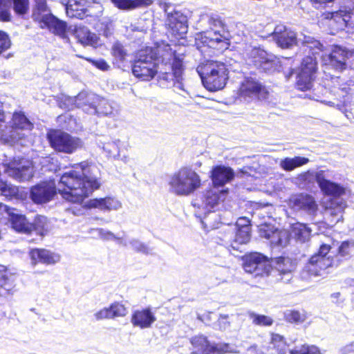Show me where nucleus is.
<instances>
[{"label": "nucleus", "instance_id": "f257e3e1", "mask_svg": "<svg viewBox=\"0 0 354 354\" xmlns=\"http://www.w3.org/2000/svg\"><path fill=\"white\" fill-rule=\"evenodd\" d=\"M100 171L93 165L81 162L75 170L64 174L56 187L53 180L44 181L30 189L31 200L37 204L50 201L57 191L71 203H81L94 190L100 186Z\"/></svg>", "mask_w": 354, "mask_h": 354}, {"label": "nucleus", "instance_id": "f03ea898", "mask_svg": "<svg viewBox=\"0 0 354 354\" xmlns=\"http://www.w3.org/2000/svg\"><path fill=\"white\" fill-rule=\"evenodd\" d=\"M273 40L281 48H289L294 45H301L304 50H308L312 55H322V62L324 65L328 66L337 71H342L346 67V61L354 58V50L335 46L328 49L319 40L310 35L296 32L288 28L283 24L276 26L272 32Z\"/></svg>", "mask_w": 354, "mask_h": 354}, {"label": "nucleus", "instance_id": "7ed1b4c3", "mask_svg": "<svg viewBox=\"0 0 354 354\" xmlns=\"http://www.w3.org/2000/svg\"><path fill=\"white\" fill-rule=\"evenodd\" d=\"M172 57V49L167 44L161 43L154 48L141 49L132 65V73L142 81H149L158 73L160 63H169Z\"/></svg>", "mask_w": 354, "mask_h": 354}, {"label": "nucleus", "instance_id": "20e7f679", "mask_svg": "<svg viewBox=\"0 0 354 354\" xmlns=\"http://www.w3.org/2000/svg\"><path fill=\"white\" fill-rule=\"evenodd\" d=\"M196 25L202 31L201 40L204 46L218 50L228 48L230 34L218 15L212 12L201 13Z\"/></svg>", "mask_w": 354, "mask_h": 354}, {"label": "nucleus", "instance_id": "39448f33", "mask_svg": "<svg viewBox=\"0 0 354 354\" xmlns=\"http://www.w3.org/2000/svg\"><path fill=\"white\" fill-rule=\"evenodd\" d=\"M328 176L320 170L317 175V184L321 191L325 195L332 196L334 198L324 203L325 208L324 214L330 216L331 223H336L342 218V212L346 207V203L339 197L345 194L346 189L341 185L330 181L328 179Z\"/></svg>", "mask_w": 354, "mask_h": 354}, {"label": "nucleus", "instance_id": "423d86ee", "mask_svg": "<svg viewBox=\"0 0 354 354\" xmlns=\"http://www.w3.org/2000/svg\"><path fill=\"white\" fill-rule=\"evenodd\" d=\"M321 245L319 251L309 259L301 273L303 278L306 275L321 276L322 272L329 267L333 266L335 263L331 254L330 250L338 245V241H335L330 236L325 234H319Z\"/></svg>", "mask_w": 354, "mask_h": 354}, {"label": "nucleus", "instance_id": "0eeeda50", "mask_svg": "<svg viewBox=\"0 0 354 354\" xmlns=\"http://www.w3.org/2000/svg\"><path fill=\"white\" fill-rule=\"evenodd\" d=\"M202 185L200 175L188 167H181L169 176V191L178 196H188L197 191Z\"/></svg>", "mask_w": 354, "mask_h": 354}, {"label": "nucleus", "instance_id": "6e6552de", "mask_svg": "<svg viewBox=\"0 0 354 354\" xmlns=\"http://www.w3.org/2000/svg\"><path fill=\"white\" fill-rule=\"evenodd\" d=\"M196 71L203 84L210 91L223 88L228 79V69L221 62L205 60L198 66Z\"/></svg>", "mask_w": 354, "mask_h": 354}, {"label": "nucleus", "instance_id": "1a4fd4ad", "mask_svg": "<svg viewBox=\"0 0 354 354\" xmlns=\"http://www.w3.org/2000/svg\"><path fill=\"white\" fill-rule=\"evenodd\" d=\"M50 146L55 151L73 153L83 146L82 140L61 130H50L47 133Z\"/></svg>", "mask_w": 354, "mask_h": 354}, {"label": "nucleus", "instance_id": "9d476101", "mask_svg": "<svg viewBox=\"0 0 354 354\" xmlns=\"http://www.w3.org/2000/svg\"><path fill=\"white\" fill-rule=\"evenodd\" d=\"M33 124L22 112H15L12 115V125L5 126V129H1V139L8 143L15 142L21 139L25 133L20 131H30Z\"/></svg>", "mask_w": 354, "mask_h": 354}, {"label": "nucleus", "instance_id": "9b49d317", "mask_svg": "<svg viewBox=\"0 0 354 354\" xmlns=\"http://www.w3.org/2000/svg\"><path fill=\"white\" fill-rule=\"evenodd\" d=\"M322 55L321 53L319 55H308L302 59L296 81V86L299 90L307 91L313 87L317 70V56L322 59Z\"/></svg>", "mask_w": 354, "mask_h": 354}, {"label": "nucleus", "instance_id": "f8f14e48", "mask_svg": "<svg viewBox=\"0 0 354 354\" xmlns=\"http://www.w3.org/2000/svg\"><path fill=\"white\" fill-rule=\"evenodd\" d=\"M325 19L328 20L327 24L331 28L332 35L345 28L348 32L354 33V13L351 8H340L336 12L327 13Z\"/></svg>", "mask_w": 354, "mask_h": 354}, {"label": "nucleus", "instance_id": "ddd939ff", "mask_svg": "<svg viewBox=\"0 0 354 354\" xmlns=\"http://www.w3.org/2000/svg\"><path fill=\"white\" fill-rule=\"evenodd\" d=\"M244 270L255 277L268 275L271 271L270 261L266 256L254 252L247 256L243 262Z\"/></svg>", "mask_w": 354, "mask_h": 354}, {"label": "nucleus", "instance_id": "4468645a", "mask_svg": "<svg viewBox=\"0 0 354 354\" xmlns=\"http://www.w3.org/2000/svg\"><path fill=\"white\" fill-rule=\"evenodd\" d=\"M6 173L18 181L29 180L33 176L32 163L24 158L10 162L6 166Z\"/></svg>", "mask_w": 354, "mask_h": 354}, {"label": "nucleus", "instance_id": "2eb2a0df", "mask_svg": "<svg viewBox=\"0 0 354 354\" xmlns=\"http://www.w3.org/2000/svg\"><path fill=\"white\" fill-rule=\"evenodd\" d=\"M239 95L245 101L263 100L268 97V92L259 82L253 80H245L239 88Z\"/></svg>", "mask_w": 354, "mask_h": 354}, {"label": "nucleus", "instance_id": "dca6fc26", "mask_svg": "<svg viewBox=\"0 0 354 354\" xmlns=\"http://www.w3.org/2000/svg\"><path fill=\"white\" fill-rule=\"evenodd\" d=\"M225 191H218L216 188L208 190L201 198V201L196 200L193 202V205L197 207L199 211L197 214L199 216L201 214L206 215L211 212L212 209H214L220 202L223 200L221 198L224 196Z\"/></svg>", "mask_w": 354, "mask_h": 354}, {"label": "nucleus", "instance_id": "f3484780", "mask_svg": "<svg viewBox=\"0 0 354 354\" xmlns=\"http://www.w3.org/2000/svg\"><path fill=\"white\" fill-rule=\"evenodd\" d=\"M288 206L295 212L302 211L308 215H314L317 211L314 198L306 194L292 195L289 198Z\"/></svg>", "mask_w": 354, "mask_h": 354}, {"label": "nucleus", "instance_id": "a211bd4d", "mask_svg": "<svg viewBox=\"0 0 354 354\" xmlns=\"http://www.w3.org/2000/svg\"><path fill=\"white\" fill-rule=\"evenodd\" d=\"M252 63L259 69L271 73L278 68L279 62L272 55H268L264 50L254 48L251 52Z\"/></svg>", "mask_w": 354, "mask_h": 354}, {"label": "nucleus", "instance_id": "6ab92c4d", "mask_svg": "<svg viewBox=\"0 0 354 354\" xmlns=\"http://www.w3.org/2000/svg\"><path fill=\"white\" fill-rule=\"evenodd\" d=\"M41 28H47L54 35L66 38L67 24L58 19L52 12L36 22Z\"/></svg>", "mask_w": 354, "mask_h": 354}, {"label": "nucleus", "instance_id": "aec40b11", "mask_svg": "<svg viewBox=\"0 0 354 354\" xmlns=\"http://www.w3.org/2000/svg\"><path fill=\"white\" fill-rule=\"evenodd\" d=\"M0 209L8 214L12 227L15 230L26 234H32V225L27 221L24 215L15 213L13 212L15 209L6 205H1Z\"/></svg>", "mask_w": 354, "mask_h": 354}, {"label": "nucleus", "instance_id": "412c9836", "mask_svg": "<svg viewBox=\"0 0 354 354\" xmlns=\"http://www.w3.org/2000/svg\"><path fill=\"white\" fill-rule=\"evenodd\" d=\"M261 237L270 241L272 246H284L288 240V234L269 225H261L259 227Z\"/></svg>", "mask_w": 354, "mask_h": 354}, {"label": "nucleus", "instance_id": "4be33fe9", "mask_svg": "<svg viewBox=\"0 0 354 354\" xmlns=\"http://www.w3.org/2000/svg\"><path fill=\"white\" fill-rule=\"evenodd\" d=\"M210 177L215 188L220 187L234 178V172L229 167L217 165L212 168Z\"/></svg>", "mask_w": 354, "mask_h": 354}, {"label": "nucleus", "instance_id": "5701e85b", "mask_svg": "<svg viewBox=\"0 0 354 354\" xmlns=\"http://www.w3.org/2000/svg\"><path fill=\"white\" fill-rule=\"evenodd\" d=\"M156 317L149 308L135 310L131 319V324L141 329L148 328L156 322Z\"/></svg>", "mask_w": 354, "mask_h": 354}, {"label": "nucleus", "instance_id": "b1692460", "mask_svg": "<svg viewBox=\"0 0 354 354\" xmlns=\"http://www.w3.org/2000/svg\"><path fill=\"white\" fill-rule=\"evenodd\" d=\"M99 100L100 96L95 93L82 91L76 96V107L88 114H95V104Z\"/></svg>", "mask_w": 354, "mask_h": 354}, {"label": "nucleus", "instance_id": "393cba45", "mask_svg": "<svg viewBox=\"0 0 354 354\" xmlns=\"http://www.w3.org/2000/svg\"><path fill=\"white\" fill-rule=\"evenodd\" d=\"M30 257L33 264L41 263L46 265H52L57 263L60 260L59 254L46 249H32L30 252Z\"/></svg>", "mask_w": 354, "mask_h": 354}, {"label": "nucleus", "instance_id": "a878e982", "mask_svg": "<svg viewBox=\"0 0 354 354\" xmlns=\"http://www.w3.org/2000/svg\"><path fill=\"white\" fill-rule=\"evenodd\" d=\"M62 3L69 17L83 19L85 17L87 0H62Z\"/></svg>", "mask_w": 354, "mask_h": 354}, {"label": "nucleus", "instance_id": "bb28decb", "mask_svg": "<svg viewBox=\"0 0 354 354\" xmlns=\"http://www.w3.org/2000/svg\"><path fill=\"white\" fill-rule=\"evenodd\" d=\"M88 206L102 211H117L122 207V203L115 197L109 196L91 199L88 202Z\"/></svg>", "mask_w": 354, "mask_h": 354}, {"label": "nucleus", "instance_id": "cd10ccee", "mask_svg": "<svg viewBox=\"0 0 354 354\" xmlns=\"http://www.w3.org/2000/svg\"><path fill=\"white\" fill-rule=\"evenodd\" d=\"M15 277L8 272L4 266L0 265V296L7 297L15 292Z\"/></svg>", "mask_w": 354, "mask_h": 354}, {"label": "nucleus", "instance_id": "c85d7f7f", "mask_svg": "<svg viewBox=\"0 0 354 354\" xmlns=\"http://www.w3.org/2000/svg\"><path fill=\"white\" fill-rule=\"evenodd\" d=\"M75 35L79 42L84 46H91L97 48L100 44V39L97 35L91 32L85 26H77L75 29Z\"/></svg>", "mask_w": 354, "mask_h": 354}, {"label": "nucleus", "instance_id": "c756f323", "mask_svg": "<svg viewBox=\"0 0 354 354\" xmlns=\"http://www.w3.org/2000/svg\"><path fill=\"white\" fill-rule=\"evenodd\" d=\"M236 233L233 236V239H229L226 243L227 247H230L234 250H239L240 246L246 244L250 240V227H239L234 229Z\"/></svg>", "mask_w": 354, "mask_h": 354}, {"label": "nucleus", "instance_id": "7c9ffc66", "mask_svg": "<svg viewBox=\"0 0 354 354\" xmlns=\"http://www.w3.org/2000/svg\"><path fill=\"white\" fill-rule=\"evenodd\" d=\"M173 57L169 63L160 62L162 65L167 66L169 69H171L172 74H169L167 71L162 74V78L166 81H168L171 77H174L176 80H180L183 76V61L179 57L175 55V51L172 50Z\"/></svg>", "mask_w": 354, "mask_h": 354}, {"label": "nucleus", "instance_id": "2f4dec72", "mask_svg": "<svg viewBox=\"0 0 354 354\" xmlns=\"http://www.w3.org/2000/svg\"><path fill=\"white\" fill-rule=\"evenodd\" d=\"M293 269L294 265L289 258L279 257L276 260V270L283 282L288 283L291 280Z\"/></svg>", "mask_w": 354, "mask_h": 354}, {"label": "nucleus", "instance_id": "473e14b6", "mask_svg": "<svg viewBox=\"0 0 354 354\" xmlns=\"http://www.w3.org/2000/svg\"><path fill=\"white\" fill-rule=\"evenodd\" d=\"M192 354H212L213 344H211L206 337L196 335L190 339Z\"/></svg>", "mask_w": 354, "mask_h": 354}, {"label": "nucleus", "instance_id": "72a5a7b5", "mask_svg": "<svg viewBox=\"0 0 354 354\" xmlns=\"http://www.w3.org/2000/svg\"><path fill=\"white\" fill-rule=\"evenodd\" d=\"M175 17H179L178 22L176 24H173V22H170L169 24L168 28L170 30L171 33L176 37H183L184 35H185L187 32L188 26H187V18L183 14H177ZM176 18H174L171 17L170 19V21L171 20H175Z\"/></svg>", "mask_w": 354, "mask_h": 354}, {"label": "nucleus", "instance_id": "f704fd0d", "mask_svg": "<svg viewBox=\"0 0 354 354\" xmlns=\"http://www.w3.org/2000/svg\"><path fill=\"white\" fill-rule=\"evenodd\" d=\"M114 5L121 10H133L151 6L153 0H111Z\"/></svg>", "mask_w": 354, "mask_h": 354}, {"label": "nucleus", "instance_id": "c9c22d12", "mask_svg": "<svg viewBox=\"0 0 354 354\" xmlns=\"http://www.w3.org/2000/svg\"><path fill=\"white\" fill-rule=\"evenodd\" d=\"M313 228L308 227L304 223H297L292 225V233L295 238L301 242L305 243L310 239Z\"/></svg>", "mask_w": 354, "mask_h": 354}, {"label": "nucleus", "instance_id": "e433bc0d", "mask_svg": "<svg viewBox=\"0 0 354 354\" xmlns=\"http://www.w3.org/2000/svg\"><path fill=\"white\" fill-rule=\"evenodd\" d=\"M111 55L113 57V64H117L119 68L123 66L128 57L127 50L120 42L114 43L111 47Z\"/></svg>", "mask_w": 354, "mask_h": 354}, {"label": "nucleus", "instance_id": "4c0bfd02", "mask_svg": "<svg viewBox=\"0 0 354 354\" xmlns=\"http://www.w3.org/2000/svg\"><path fill=\"white\" fill-rule=\"evenodd\" d=\"M34 3L32 19L35 22L52 12L46 0H34Z\"/></svg>", "mask_w": 354, "mask_h": 354}, {"label": "nucleus", "instance_id": "58836bf2", "mask_svg": "<svg viewBox=\"0 0 354 354\" xmlns=\"http://www.w3.org/2000/svg\"><path fill=\"white\" fill-rule=\"evenodd\" d=\"M309 159L305 157L295 156L294 158H286L281 160L280 167L285 171H292L296 167L307 164Z\"/></svg>", "mask_w": 354, "mask_h": 354}, {"label": "nucleus", "instance_id": "ea45409f", "mask_svg": "<svg viewBox=\"0 0 354 354\" xmlns=\"http://www.w3.org/2000/svg\"><path fill=\"white\" fill-rule=\"evenodd\" d=\"M96 113L97 115H105L115 117L118 115V110L114 109L111 104L106 100L101 98L95 104Z\"/></svg>", "mask_w": 354, "mask_h": 354}, {"label": "nucleus", "instance_id": "a19ab883", "mask_svg": "<svg viewBox=\"0 0 354 354\" xmlns=\"http://www.w3.org/2000/svg\"><path fill=\"white\" fill-rule=\"evenodd\" d=\"M92 231L95 232L98 236L104 241H115L117 244L127 247L128 243L123 236H118L111 231L104 230L103 228L93 229Z\"/></svg>", "mask_w": 354, "mask_h": 354}, {"label": "nucleus", "instance_id": "79ce46f5", "mask_svg": "<svg viewBox=\"0 0 354 354\" xmlns=\"http://www.w3.org/2000/svg\"><path fill=\"white\" fill-rule=\"evenodd\" d=\"M270 345L277 354H288L290 351L284 337L279 334L272 335Z\"/></svg>", "mask_w": 354, "mask_h": 354}, {"label": "nucleus", "instance_id": "37998d69", "mask_svg": "<svg viewBox=\"0 0 354 354\" xmlns=\"http://www.w3.org/2000/svg\"><path fill=\"white\" fill-rule=\"evenodd\" d=\"M120 145L119 140H114L102 143V148L108 157L117 159L120 157Z\"/></svg>", "mask_w": 354, "mask_h": 354}, {"label": "nucleus", "instance_id": "c03bdc74", "mask_svg": "<svg viewBox=\"0 0 354 354\" xmlns=\"http://www.w3.org/2000/svg\"><path fill=\"white\" fill-rule=\"evenodd\" d=\"M328 93L327 88L322 85L319 84L317 88H313L312 94L309 95L310 99L320 102L330 106H334L335 103L331 101L323 100V97Z\"/></svg>", "mask_w": 354, "mask_h": 354}, {"label": "nucleus", "instance_id": "a18cd8bd", "mask_svg": "<svg viewBox=\"0 0 354 354\" xmlns=\"http://www.w3.org/2000/svg\"><path fill=\"white\" fill-rule=\"evenodd\" d=\"M31 225H32V233L43 236L47 230V218L44 216H37Z\"/></svg>", "mask_w": 354, "mask_h": 354}, {"label": "nucleus", "instance_id": "49530a36", "mask_svg": "<svg viewBox=\"0 0 354 354\" xmlns=\"http://www.w3.org/2000/svg\"><path fill=\"white\" fill-rule=\"evenodd\" d=\"M212 354L239 353L235 345L227 343L213 344Z\"/></svg>", "mask_w": 354, "mask_h": 354}, {"label": "nucleus", "instance_id": "de8ad7c7", "mask_svg": "<svg viewBox=\"0 0 354 354\" xmlns=\"http://www.w3.org/2000/svg\"><path fill=\"white\" fill-rule=\"evenodd\" d=\"M353 250H354V239L344 241L338 246L337 256L348 259Z\"/></svg>", "mask_w": 354, "mask_h": 354}, {"label": "nucleus", "instance_id": "09e8293b", "mask_svg": "<svg viewBox=\"0 0 354 354\" xmlns=\"http://www.w3.org/2000/svg\"><path fill=\"white\" fill-rule=\"evenodd\" d=\"M58 106L64 110H71L76 107V96L71 97L62 94L57 99Z\"/></svg>", "mask_w": 354, "mask_h": 354}, {"label": "nucleus", "instance_id": "8fccbe9b", "mask_svg": "<svg viewBox=\"0 0 354 354\" xmlns=\"http://www.w3.org/2000/svg\"><path fill=\"white\" fill-rule=\"evenodd\" d=\"M288 354H321L318 347L314 345H301L297 346L291 350Z\"/></svg>", "mask_w": 354, "mask_h": 354}, {"label": "nucleus", "instance_id": "3c124183", "mask_svg": "<svg viewBox=\"0 0 354 354\" xmlns=\"http://www.w3.org/2000/svg\"><path fill=\"white\" fill-rule=\"evenodd\" d=\"M249 316L250 318L252 320V323L255 325L261 326H271L273 323L272 319L266 315H257L254 313H250Z\"/></svg>", "mask_w": 354, "mask_h": 354}, {"label": "nucleus", "instance_id": "603ef678", "mask_svg": "<svg viewBox=\"0 0 354 354\" xmlns=\"http://www.w3.org/2000/svg\"><path fill=\"white\" fill-rule=\"evenodd\" d=\"M319 174V171L316 172L313 171H308L299 174L297 178V180L299 183H303L304 186H306L308 184L313 183L314 180H316L317 183V175Z\"/></svg>", "mask_w": 354, "mask_h": 354}, {"label": "nucleus", "instance_id": "864d4df0", "mask_svg": "<svg viewBox=\"0 0 354 354\" xmlns=\"http://www.w3.org/2000/svg\"><path fill=\"white\" fill-rule=\"evenodd\" d=\"M13 10L19 15H24L29 10V0H12Z\"/></svg>", "mask_w": 354, "mask_h": 354}, {"label": "nucleus", "instance_id": "5fc2aeb1", "mask_svg": "<svg viewBox=\"0 0 354 354\" xmlns=\"http://www.w3.org/2000/svg\"><path fill=\"white\" fill-rule=\"evenodd\" d=\"M12 0H0V20L8 21L10 19L9 8Z\"/></svg>", "mask_w": 354, "mask_h": 354}, {"label": "nucleus", "instance_id": "6e6d98bb", "mask_svg": "<svg viewBox=\"0 0 354 354\" xmlns=\"http://www.w3.org/2000/svg\"><path fill=\"white\" fill-rule=\"evenodd\" d=\"M112 318L118 317H124L127 314V310L125 306L118 302H115L109 306Z\"/></svg>", "mask_w": 354, "mask_h": 354}, {"label": "nucleus", "instance_id": "4d7b16f0", "mask_svg": "<svg viewBox=\"0 0 354 354\" xmlns=\"http://www.w3.org/2000/svg\"><path fill=\"white\" fill-rule=\"evenodd\" d=\"M129 245L136 252H141L143 254H149L150 252V250L148 247L142 243L140 240L133 239L129 241Z\"/></svg>", "mask_w": 354, "mask_h": 354}, {"label": "nucleus", "instance_id": "13d9d810", "mask_svg": "<svg viewBox=\"0 0 354 354\" xmlns=\"http://www.w3.org/2000/svg\"><path fill=\"white\" fill-rule=\"evenodd\" d=\"M17 193V189L4 182H0V195L11 197Z\"/></svg>", "mask_w": 354, "mask_h": 354}, {"label": "nucleus", "instance_id": "bf43d9fd", "mask_svg": "<svg viewBox=\"0 0 354 354\" xmlns=\"http://www.w3.org/2000/svg\"><path fill=\"white\" fill-rule=\"evenodd\" d=\"M11 41L9 36L3 31L0 30V55L10 48Z\"/></svg>", "mask_w": 354, "mask_h": 354}, {"label": "nucleus", "instance_id": "052dcab7", "mask_svg": "<svg viewBox=\"0 0 354 354\" xmlns=\"http://www.w3.org/2000/svg\"><path fill=\"white\" fill-rule=\"evenodd\" d=\"M286 319L290 322H301L304 320L303 315L296 310H289L285 314Z\"/></svg>", "mask_w": 354, "mask_h": 354}, {"label": "nucleus", "instance_id": "680f3d73", "mask_svg": "<svg viewBox=\"0 0 354 354\" xmlns=\"http://www.w3.org/2000/svg\"><path fill=\"white\" fill-rule=\"evenodd\" d=\"M86 60L91 63L96 68L102 70V71H107L109 68L108 64L102 59H93L91 58H84Z\"/></svg>", "mask_w": 354, "mask_h": 354}, {"label": "nucleus", "instance_id": "e2e57ef3", "mask_svg": "<svg viewBox=\"0 0 354 354\" xmlns=\"http://www.w3.org/2000/svg\"><path fill=\"white\" fill-rule=\"evenodd\" d=\"M96 320L113 319L109 307L104 308L94 314Z\"/></svg>", "mask_w": 354, "mask_h": 354}, {"label": "nucleus", "instance_id": "0e129e2a", "mask_svg": "<svg viewBox=\"0 0 354 354\" xmlns=\"http://www.w3.org/2000/svg\"><path fill=\"white\" fill-rule=\"evenodd\" d=\"M228 315H221L217 323L216 324V326H218V329L221 330H225L230 327V322L227 321Z\"/></svg>", "mask_w": 354, "mask_h": 354}, {"label": "nucleus", "instance_id": "69168bd1", "mask_svg": "<svg viewBox=\"0 0 354 354\" xmlns=\"http://www.w3.org/2000/svg\"><path fill=\"white\" fill-rule=\"evenodd\" d=\"M157 3L159 7L164 10L167 15L171 12L172 10H174L172 5L170 3L167 2L165 0H158Z\"/></svg>", "mask_w": 354, "mask_h": 354}, {"label": "nucleus", "instance_id": "338daca9", "mask_svg": "<svg viewBox=\"0 0 354 354\" xmlns=\"http://www.w3.org/2000/svg\"><path fill=\"white\" fill-rule=\"evenodd\" d=\"M339 354H351L354 353V341L349 342L345 346L340 348Z\"/></svg>", "mask_w": 354, "mask_h": 354}, {"label": "nucleus", "instance_id": "774afa93", "mask_svg": "<svg viewBox=\"0 0 354 354\" xmlns=\"http://www.w3.org/2000/svg\"><path fill=\"white\" fill-rule=\"evenodd\" d=\"M243 227H250V221L245 217L239 218L236 223L234 229Z\"/></svg>", "mask_w": 354, "mask_h": 354}]
</instances>
